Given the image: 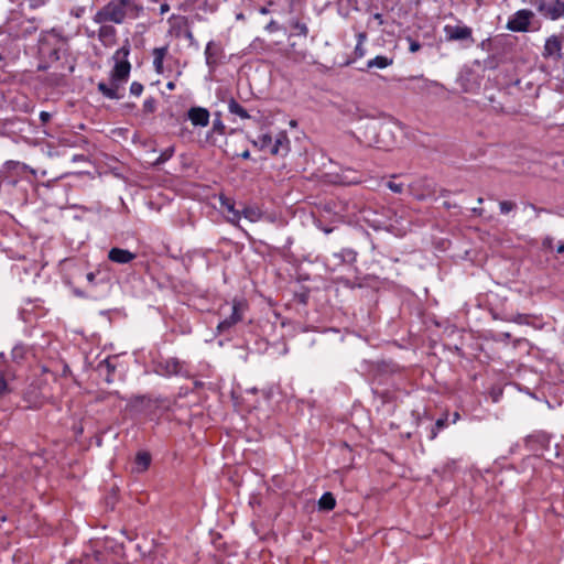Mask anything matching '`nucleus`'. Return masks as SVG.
Listing matches in <instances>:
<instances>
[{"label": "nucleus", "instance_id": "nucleus-1", "mask_svg": "<svg viewBox=\"0 0 564 564\" xmlns=\"http://www.w3.org/2000/svg\"><path fill=\"white\" fill-rule=\"evenodd\" d=\"M368 379L375 387L373 393L387 399L390 389L399 390L406 380L405 368L393 360L373 361L368 367Z\"/></svg>", "mask_w": 564, "mask_h": 564}, {"label": "nucleus", "instance_id": "nucleus-2", "mask_svg": "<svg viewBox=\"0 0 564 564\" xmlns=\"http://www.w3.org/2000/svg\"><path fill=\"white\" fill-rule=\"evenodd\" d=\"M130 54V44L128 41L116 51L113 55L115 66L110 72V82L116 83L121 89L124 83L128 82L131 64L128 61Z\"/></svg>", "mask_w": 564, "mask_h": 564}, {"label": "nucleus", "instance_id": "nucleus-3", "mask_svg": "<svg viewBox=\"0 0 564 564\" xmlns=\"http://www.w3.org/2000/svg\"><path fill=\"white\" fill-rule=\"evenodd\" d=\"M153 371L162 377L178 376L186 379L192 377L188 362L181 360L177 357L160 358L153 361Z\"/></svg>", "mask_w": 564, "mask_h": 564}, {"label": "nucleus", "instance_id": "nucleus-4", "mask_svg": "<svg viewBox=\"0 0 564 564\" xmlns=\"http://www.w3.org/2000/svg\"><path fill=\"white\" fill-rule=\"evenodd\" d=\"M530 4L546 20L557 21L564 19L563 0H530Z\"/></svg>", "mask_w": 564, "mask_h": 564}, {"label": "nucleus", "instance_id": "nucleus-5", "mask_svg": "<svg viewBox=\"0 0 564 564\" xmlns=\"http://www.w3.org/2000/svg\"><path fill=\"white\" fill-rule=\"evenodd\" d=\"M37 30L35 19H10L6 23V32L12 40L26 39L34 34Z\"/></svg>", "mask_w": 564, "mask_h": 564}, {"label": "nucleus", "instance_id": "nucleus-6", "mask_svg": "<svg viewBox=\"0 0 564 564\" xmlns=\"http://www.w3.org/2000/svg\"><path fill=\"white\" fill-rule=\"evenodd\" d=\"M446 42H460L465 47L475 43L473 29L459 21L457 24H446L443 29Z\"/></svg>", "mask_w": 564, "mask_h": 564}, {"label": "nucleus", "instance_id": "nucleus-7", "mask_svg": "<svg viewBox=\"0 0 564 564\" xmlns=\"http://www.w3.org/2000/svg\"><path fill=\"white\" fill-rule=\"evenodd\" d=\"M93 20L95 23L113 22L116 24H121L124 22L126 17L119 0H110L96 12Z\"/></svg>", "mask_w": 564, "mask_h": 564}, {"label": "nucleus", "instance_id": "nucleus-8", "mask_svg": "<svg viewBox=\"0 0 564 564\" xmlns=\"http://www.w3.org/2000/svg\"><path fill=\"white\" fill-rule=\"evenodd\" d=\"M502 100H497L494 95L487 97L491 110L497 115L517 116L521 113V106L512 102V95L508 91L501 93Z\"/></svg>", "mask_w": 564, "mask_h": 564}, {"label": "nucleus", "instance_id": "nucleus-9", "mask_svg": "<svg viewBox=\"0 0 564 564\" xmlns=\"http://www.w3.org/2000/svg\"><path fill=\"white\" fill-rule=\"evenodd\" d=\"M248 304L246 301L234 300L231 314L221 322H219L217 326V332L219 334H224L229 328L235 326L237 323L241 322L243 318V313L246 312Z\"/></svg>", "mask_w": 564, "mask_h": 564}, {"label": "nucleus", "instance_id": "nucleus-10", "mask_svg": "<svg viewBox=\"0 0 564 564\" xmlns=\"http://www.w3.org/2000/svg\"><path fill=\"white\" fill-rule=\"evenodd\" d=\"M534 13L528 9L518 10L507 22V29L512 32H528Z\"/></svg>", "mask_w": 564, "mask_h": 564}, {"label": "nucleus", "instance_id": "nucleus-11", "mask_svg": "<svg viewBox=\"0 0 564 564\" xmlns=\"http://www.w3.org/2000/svg\"><path fill=\"white\" fill-rule=\"evenodd\" d=\"M551 434L544 431H535L532 434H529L524 438V445L527 449L531 452H545L549 451L551 444Z\"/></svg>", "mask_w": 564, "mask_h": 564}, {"label": "nucleus", "instance_id": "nucleus-12", "mask_svg": "<svg viewBox=\"0 0 564 564\" xmlns=\"http://www.w3.org/2000/svg\"><path fill=\"white\" fill-rule=\"evenodd\" d=\"M206 65L214 72L224 61L225 51L220 42L209 41L205 48Z\"/></svg>", "mask_w": 564, "mask_h": 564}, {"label": "nucleus", "instance_id": "nucleus-13", "mask_svg": "<svg viewBox=\"0 0 564 564\" xmlns=\"http://www.w3.org/2000/svg\"><path fill=\"white\" fill-rule=\"evenodd\" d=\"M124 398L120 395L119 391L98 390L95 392L91 402L96 404L106 403L110 411H115L120 406Z\"/></svg>", "mask_w": 564, "mask_h": 564}, {"label": "nucleus", "instance_id": "nucleus-14", "mask_svg": "<svg viewBox=\"0 0 564 564\" xmlns=\"http://www.w3.org/2000/svg\"><path fill=\"white\" fill-rule=\"evenodd\" d=\"M185 118L189 120L195 128H205L209 124L210 112L207 108L193 106L187 110Z\"/></svg>", "mask_w": 564, "mask_h": 564}, {"label": "nucleus", "instance_id": "nucleus-15", "mask_svg": "<svg viewBox=\"0 0 564 564\" xmlns=\"http://www.w3.org/2000/svg\"><path fill=\"white\" fill-rule=\"evenodd\" d=\"M23 401L26 403V409L37 410L45 401V397L37 386L30 384L23 392Z\"/></svg>", "mask_w": 564, "mask_h": 564}, {"label": "nucleus", "instance_id": "nucleus-16", "mask_svg": "<svg viewBox=\"0 0 564 564\" xmlns=\"http://www.w3.org/2000/svg\"><path fill=\"white\" fill-rule=\"evenodd\" d=\"M562 46L563 42L561 36L558 35H551L545 40V44L543 47V57L544 58H553L555 62H558L563 54H562Z\"/></svg>", "mask_w": 564, "mask_h": 564}, {"label": "nucleus", "instance_id": "nucleus-17", "mask_svg": "<svg viewBox=\"0 0 564 564\" xmlns=\"http://www.w3.org/2000/svg\"><path fill=\"white\" fill-rule=\"evenodd\" d=\"M117 357H107L106 359L98 362L96 371L104 378L107 383L115 381L113 375L117 369Z\"/></svg>", "mask_w": 564, "mask_h": 564}, {"label": "nucleus", "instance_id": "nucleus-18", "mask_svg": "<svg viewBox=\"0 0 564 564\" xmlns=\"http://www.w3.org/2000/svg\"><path fill=\"white\" fill-rule=\"evenodd\" d=\"M291 149V142L285 131H281L276 134L272 147L270 148L271 155L285 156Z\"/></svg>", "mask_w": 564, "mask_h": 564}, {"label": "nucleus", "instance_id": "nucleus-19", "mask_svg": "<svg viewBox=\"0 0 564 564\" xmlns=\"http://www.w3.org/2000/svg\"><path fill=\"white\" fill-rule=\"evenodd\" d=\"M126 19H138L143 13V6L140 0H119Z\"/></svg>", "mask_w": 564, "mask_h": 564}, {"label": "nucleus", "instance_id": "nucleus-20", "mask_svg": "<svg viewBox=\"0 0 564 564\" xmlns=\"http://www.w3.org/2000/svg\"><path fill=\"white\" fill-rule=\"evenodd\" d=\"M135 258V253L118 247L111 248L108 252V259L118 264H127Z\"/></svg>", "mask_w": 564, "mask_h": 564}, {"label": "nucleus", "instance_id": "nucleus-21", "mask_svg": "<svg viewBox=\"0 0 564 564\" xmlns=\"http://www.w3.org/2000/svg\"><path fill=\"white\" fill-rule=\"evenodd\" d=\"M101 24L98 30V39L104 46H112L117 41V30L110 24Z\"/></svg>", "mask_w": 564, "mask_h": 564}, {"label": "nucleus", "instance_id": "nucleus-22", "mask_svg": "<svg viewBox=\"0 0 564 564\" xmlns=\"http://www.w3.org/2000/svg\"><path fill=\"white\" fill-rule=\"evenodd\" d=\"M98 91L102 94L108 99H121L123 98V94H121V88L113 82L110 84H106L105 82H100L97 85Z\"/></svg>", "mask_w": 564, "mask_h": 564}, {"label": "nucleus", "instance_id": "nucleus-23", "mask_svg": "<svg viewBox=\"0 0 564 564\" xmlns=\"http://www.w3.org/2000/svg\"><path fill=\"white\" fill-rule=\"evenodd\" d=\"M336 265L339 264H354L357 261V252L354 249L345 248L339 252H335L332 256Z\"/></svg>", "mask_w": 564, "mask_h": 564}, {"label": "nucleus", "instance_id": "nucleus-24", "mask_svg": "<svg viewBox=\"0 0 564 564\" xmlns=\"http://www.w3.org/2000/svg\"><path fill=\"white\" fill-rule=\"evenodd\" d=\"M25 169V165L19 161L9 160L6 161L0 170V173L2 174L3 181L9 178L11 174L13 173H20L23 172Z\"/></svg>", "mask_w": 564, "mask_h": 564}, {"label": "nucleus", "instance_id": "nucleus-25", "mask_svg": "<svg viewBox=\"0 0 564 564\" xmlns=\"http://www.w3.org/2000/svg\"><path fill=\"white\" fill-rule=\"evenodd\" d=\"M169 52L167 45L162 47H155L152 52L153 55V66L158 74L163 73V62Z\"/></svg>", "mask_w": 564, "mask_h": 564}, {"label": "nucleus", "instance_id": "nucleus-26", "mask_svg": "<svg viewBox=\"0 0 564 564\" xmlns=\"http://www.w3.org/2000/svg\"><path fill=\"white\" fill-rule=\"evenodd\" d=\"M220 204L224 209H226L229 214L232 215V217L230 218L231 223H236L240 219L241 214L239 210L235 209V202L231 198L221 195Z\"/></svg>", "mask_w": 564, "mask_h": 564}, {"label": "nucleus", "instance_id": "nucleus-27", "mask_svg": "<svg viewBox=\"0 0 564 564\" xmlns=\"http://www.w3.org/2000/svg\"><path fill=\"white\" fill-rule=\"evenodd\" d=\"M336 507V499L334 495L329 491L324 492L318 500V510L321 511H332Z\"/></svg>", "mask_w": 564, "mask_h": 564}, {"label": "nucleus", "instance_id": "nucleus-28", "mask_svg": "<svg viewBox=\"0 0 564 564\" xmlns=\"http://www.w3.org/2000/svg\"><path fill=\"white\" fill-rule=\"evenodd\" d=\"M228 110L231 115H236L241 119H249L250 115L234 97L228 100Z\"/></svg>", "mask_w": 564, "mask_h": 564}, {"label": "nucleus", "instance_id": "nucleus-29", "mask_svg": "<svg viewBox=\"0 0 564 564\" xmlns=\"http://www.w3.org/2000/svg\"><path fill=\"white\" fill-rule=\"evenodd\" d=\"M393 63V59L392 58H389L387 56H383V55H378L376 56L375 58L372 59H369L367 62V67L366 69H371L373 67H377V68H386L390 65H392Z\"/></svg>", "mask_w": 564, "mask_h": 564}, {"label": "nucleus", "instance_id": "nucleus-30", "mask_svg": "<svg viewBox=\"0 0 564 564\" xmlns=\"http://www.w3.org/2000/svg\"><path fill=\"white\" fill-rule=\"evenodd\" d=\"M151 460H152L151 454L145 451L138 452L135 455V459H134L135 465L138 466V468L141 471H144L150 467Z\"/></svg>", "mask_w": 564, "mask_h": 564}, {"label": "nucleus", "instance_id": "nucleus-31", "mask_svg": "<svg viewBox=\"0 0 564 564\" xmlns=\"http://www.w3.org/2000/svg\"><path fill=\"white\" fill-rule=\"evenodd\" d=\"M369 278H370L369 275L364 276V278L356 276L355 280L340 278L339 282L348 289H355V288L361 289L367 285V281L369 280Z\"/></svg>", "mask_w": 564, "mask_h": 564}, {"label": "nucleus", "instance_id": "nucleus-32", "mask_svg": "<svg viewBox=\"0 0 564 564\" xmlns=\"http://www.w3.org/2000/svg\"><path fill=\"white\" fill-rule=\"evenodd\" d=\"M215 118L213 121V127L210 132L207 134V139L210 138L212 134L217 133L220 135H224L226 133V126L224 124L221 120V113L219 111L214 113Z\"/></svg>", "mask_w": 564, "mask_h": 564}, {"label": "nucleus", "instance_id": "nucleus-33", "mask_svg": "<svg viewBox=\"0 0 564 564\" xmlns=\"http://www.w3.org/2000/svg\"><path fill=\"white\" fill-rule=\"evenodd\" d=\"M367 40V33L366 32H359L357 34V44L354 50V61L361 58L366 54V50L364 48V42Z\"/></svg>", "mask_w": 564, "mask_h": 564}, {"label": "nucleus", "instance_id": "nucleus-34", "mask_svg": "<svg viewBox=\"0 0 564 564\" xmlns=\"http://www.w3.org/2000/svg\"><path fill=\"white\" fill-rule=\"evenodd\" d=\"M273 140L269 133H263L258 137L257 140L253 141V145L259 148L261 151L268 150L270 152V148L272 147Z\"/></svg>", "mask_w": 564, "mask_h": 564}, {"label": "nucleus", "instance_id": "nucleus-35", "mask_svg": "<svg viewBox=\"0 0 564 564\" xmlns=\"http://www.w3.org/2000/svg\"><path fill=\"white\" fill-rule=\"evenodd\" d=\"M310 289L306 286H300L299 290L294 291L293 300L297 304L306 305L310 300Z\"/></svg>", "mask_w": 564, "mask_h": 564}, {"label": "nucleus", "instance_id": "nucleus-36", "mask_svg": "<svg viewBox=\"0 0 564 564\" xmlns=\"http://www.w3.org/2000/svg\"><path fill=\"white\" fill-rule=\"evenodd\" d=\"M240 214L250 221H258L262 217V212L258 207L251 206L245 207Z\"/></svg>", "mask_w": 564, "mask_h": 564}, {"label": "nucleus", "instance_id": "nucleus-37", "mask_svg": "<svg viewBox=\"0 0 564 564\" xmlns=\"http://www.w3.org/2000/svg\"><path fill=\"white\" fill-rule=\"evenodd\" d=\"M152 402L149 395H134L129 400V406L133 409H139L145 405H150Z\"/></svg>", "mask_w": 564, "mask_h": 564}, {"label": "nucleus", "instance_id": "nucleus-38", "mask_svg": "<svg viewBox=\"0 0 564 564\" xmlns=\"http://www.w3.org/2000/svg\"><path fill=\"white\" fill-rule=\"evenodd\" d=\"M158 109V100L156 98L150 96L148 97L143 105H142V113L144 116H149V115H152Z\"/></svg>", "mask_w": 564, "mask_h": 564}, {"label": "nucleus", "instance_id": "nucleus-39", "mask_svg": "<svg viewBox=\"0 0 564 564\" xmlns=\"http://www.w3.org/2000/svg\"><path fill=\"white\" fill-rule=\"evenodd\" d=\"M290 26L292 30L295 31L296 35L306 37L308 34V28H307L306 23L301 22L300 20L291 21Z\"/></svg>", "mask_w": 564, "mask_h": 564}, {"label": "nucleus", "instance_id": "nucleus-40", "mask_svg": "<svg viewBox=\"0 0 564 564\" xmlns=\"http://www.w3.org/2000/svg\"><path fill=\"white\" fill-rule=\"evenodd\" d=\"M175 152L174 147H169L164 151L161 152V154L158 156V159L153 162L154 166H159L164 164L166 161H169Z\"/></svg>", "mask_w": 564, "mask_h": 564}, {"label": "nucleus", "instance_id": "nucleus-41", "mask_svg": "<svg viewBox=\"0 0 564 564\" xmlns=\"http://www.w3.org/2000/svg\"><path fill=\"white\" fill-rule=\"evenodd\" d=\"M532 318L533 316L530 314H516L512 315L510 318H508V322H512L519 325H532Z\"/></svg>", "mask_w": 564, "mask_h": 564}, {"label": "nucleus", "instance_id": "nucleus-42", "mask_svg": "<svg viewBox=\"0 0 564 564\" xmlns=\"http://www.w3.org/2000/svg\"><path fill=\"white\" fill-rule=\"evenodd\" d=\"M25 352H26V349L23 345H17L13 347V349L11 351L12 359L14 361L19 362L24 359Z\"/></svg>", "mask_w": 564, "mask_h": 564}, {"label": "nucleus", "instance_id": "nucleus-43", "mask_svg": "<svg viewBox=\"0 0 564 564\" xmlns=\"http://www.w3.org/2000/svg\"><path fill=\"white\" fill-rule=\"evenodd\" d=\"M265 42L264 40L257 37L249 44V52L250 53H259L260 51L264 50Z\"/></svg>", "mask_w": 564, "mask_h": 564}, {"label": "nucleus", "instance_id": "nucleus-44", "mask_svg": "<svg viewBox=\"0 0 564 564\" xmlns=\"http://www.w3.org/2000/svg\"><path fill=\"white\" fill-rule=\"evenodd\" d=\"M499 207H500L501 214H508V213L512 212L513 209H516L517 204L512 200H501L499 203Z\"/></svg>", "mask_w": 564, "mask_h": 564}, {"label": "nucleus", "instance_id": "nucleus-45", "mask_svg": "<svg viewBox=\"0 0 564 564\" xmlns=\"http://www.w3.org/2000/svg\"><path fill=\"white\" fill-rule=\"evenodd\" d=\"M484 65L486 69H496L499 66V59L495 55L488 56L484 61Z\"/></svg>", "mask_w": 564, "mask_h": 564}, {"label": "nucleus", "instance_id": "nucleus-46", "mask_svg": "<svg viewBox=\"0 0 564 564\" xmlns=\"http://www.w3.org/2000/svg\"><path fill=\"white\" fill-rule=\"evenodd\" d=\"M143 89L144 87L140 82H132L130 85V94L137 97L142 94Z\"/></svg>", "mask_w": 564, "mask_h": 564}, {"label": "nucleus", "instance_id": "nucleus-47", "mask_svg": "<svg viewBox=\"0 0 564 564\" xmlns=\"http://www.w3.org/2000/svg\"><path fill=\"white\" fill-rule=\"evenodd\" d=\"M434 425H436V430H443L448 426V413H444L441 417H438Z\"/></svg>", "mask_w": 564, "mask_h": 564}, {"label": "nucleus", "instance_id": "nucleus-48", "mask_svg": "<svg viewBox=\"0 0 564 564\" xmlns=\"http://www.w3.org/2000/svg\"><path fill=\"white\" fill-rule=\"evenodd\" d=\"M406 41L409 42V51L411 53H416L421 50L422 45L419 41L412 39L411 36H406Z\"/></svg>", "mask_w": 564, "mask_h": 564}, {"label": "nucleus", "instance_id": "nucleus-49", "mask_svg": "<svg viewBox=\"0 0 564 564\" xmlns=\"http://www.w3.org/2000/svg\"><path fill=\"white\" fill-rule=\"evenodd\" d=\"M98 274H99V271H96V272H88L86 274V279L88 281V283L93 286H96L98 285L99 283L102 282V280H98Z\"/></svg>", "mask_w": 564, "mask_h": 564}, {"label": "nucleus", "instance_id": "nucleus-50", "mask_svg": "<svg viewBox=\"0 0 564 564\" xmlns=\"http://www.w3.org/2000/svg\"><path fill=\"white\" fill-rule=\"evenodd\" d=\"M47 58L51 61V62H56L61 58V48L59 47H53L48 54H47Z\"/></svg>", "mask_w": 564, "mask_h": 564}, {"label": "nucleus", "instance_id": "nucleus-51", "mask_svg": "<svg viewBox=\"0 0 564 564\" xmlns=\"http://www.w3.org/2000/svg\"><path fill=\"white\" fill-rule=\"evenodd\" d=\"M184 37L188 41L191 46H197V41L194 37V34L189 28H186L184 31Z\"/></svg>", "mask_w": 564, "mask_h": 564}, {"label": "nucleus", "instance_id": "nucleus-52", "mask_svg": "<svg viewBox=\"0 0 564 564\" xmlns=\"http://www.w3.org/2000/svg\"><path fill=\"white\" fill-rule=\"evenodd\" d=\"M9 392V386L4 378V375H0V397H3Z\"/></svg>", "mask_w": 564, "mask_h": 564}, {"label": "nucleus", "instance_id": "nucleus-53", "mask_svg": "<svg viewBox=\"0 0 564 564\" xmlns=\"http://www.w3.org/2000/svg\"><path fill=\"white\" fill-rule=\"evenodd\" d=\"M388 188L391 189L393 193H402L403 191V184L401 183H394V182H388Z\"/></svg>", "mask_w": 564, "mask_h": 564}, {"label": "nucleus", "instance_id": "nucleus-54", "mask_svg": "<svg viewBox=\"0 0 564 564\" xmlns=\"http://www.w3.org/2000/svg\"><path fill=\"white\" fill-rule=\"evenodd\" d=\"M265 30L269 32H276L279 30V24L274 20H271L267 24Z\"/></svg>", "mask_w": 564, "mask_h": 564}, {"label": "nucleus", "instance_id": "nucleus-55", "mask_svg": "<svg viewBox=\"0 0 564 564\" xmlns=\"http://www.w3.org/2000/svg\"><path fill=\"white\" fill-rule=\"evenodd\" d=\"M51 113L46 112V111H42L40 113V120L43 122V123H46L51 120Z\"/></svg>", "mask_w": 564, "mask_h": 564}, {"label": "nucleus", "instance_id": "nucleus-56", "mask_svg": "<svg viewBox=\"0 0 564 564\" xmlns=\"http://www.w3.org/2000/svg\"><path fill=\"white\" fill-rule=\"evenodd\" d=\"M32 8H37L45 4L48 0H29Z\"/></svg>", "mask_w": 564, "mask_h": 564}, {"label": "nucleus", "instance_id": "nucleus-57", "mask_svg": "<svg viewBox=\"0 0 564 564\" xmlns=\"http://www.w3.org/2000/svg\"><path fill=\"white\" fill-rule=\"evenodd\" d=\"M440 431H441V430H436V425H433V426L431 427L429 438H430V440H435V438H436V436L438 435Z\"/></svg>", "mask_w": 564, "mask_h": 564}, {"label": "nucleus", "instance_id": "nucleus-58", "mask_svg": "<svg viewBox=\"0 0 564 564\" xmlns=\"http://www.w3.org/2000/svg\"><path fill=\"white\" fill-rule=\"evenodd\" d=\"M7 368L4 355L0 354V375H4V369Z\"/></svg>", "mask_w": 564, "mask_h": 564}, {"label": "nucleus", "instance_id": "nucleus-59", "mask_svg": "<svg viewBox=\"0 0 564 564\" xmlns=\"http://www.w3.org/2000/svg\"><path fill=\"white\" fill-rule=\"evenodd\" d=\"M73 293L78 297H87L86 293L78 288H73Z\"/></svg>", "mask_w": 564, "mask_h": 564}, {"label": "nucleus", "instance_id": "nucleus-60", "mask_svg": "<svg viewBox=\"0 0 564 564\" xmlns=\"http://www.w3.org/2000/svg\"><path fill=\"white\" fill-rule=\"evenodd\" d=\"M373 19L378 21L379 25H382L384 23L383 17L381 13H375Z\"/></svg>", "mask_w": 564, "mask_h": 564}, {"label": "nucleus", "instance_id": "nucleus-61", "mask_svg": "<svg viewBox=\"0 0 564 564\" xmlns=\"http://www.w3.org/2000/svg\"><path fill=\"white\" fill-rule=\"evenodd\" d=\"M543 246H544V247H549V248H551V247H552V238H549V237H547V238H545V239L543 240Z\"/></svg>", "mask_w": 564, "mask_h": 564}, {"label": "nucleus", "instance_id": "nucleus-62", "mask_svg": "<svg viewBox=\"0 0 564 564\" xmlns=\"http://www.w3.org/2000/svg\"><path fill=\"white\" fill-rule=\"evenodd\" d=\"M557 253H564V241L560 242V245L556 248Z\"/></svg>", "mask_w": 564, "mask_h": 564}, {"label": "nucleus", "instance_id": "nucleus-63", "mask_svg": "<svg viewBox=\"0 0 564 564\" xmlns=\"http://www.w3.org/2000/svg\"><path fill=\"white\" fill-rule=\"evenodd\" d=\"M489 44H490V39H486V40H484V41L480 43V47H481V48H486V46H487V45H489Z\"/></svg>", "mask_w": 564, "mask_h": 564}, {"label": "nucleus", "instance_id": "nucleus-64", "mask_svg": "<svg viewBox=\"0 0 564 564\" xmlns=\"http://www.w3.org/2000/svg\"><path fill=\"white\" fill-rule=\"evenodd\" d=\"M460 419V415L458 412H454L452 423H456Z\"/></svg>", "mask_w": 564, "mask_h": 564}]
</instances>
